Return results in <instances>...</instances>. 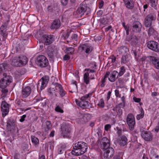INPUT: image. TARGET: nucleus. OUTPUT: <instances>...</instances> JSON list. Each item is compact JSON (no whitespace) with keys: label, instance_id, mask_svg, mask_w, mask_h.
Returning <instances> with one entry per match:
<instances>
[{"label":"nucleus","instance_id":"1","mask_svg":"<svg viewBox=\"0 0 159 159\" xmlns=\"http://www.w3.org/2000/svg\"><path fill=\"white\" fill-rule=\"evenodd\" d=\"M87 149L88 146L86 143L79 142L75 144L71 152L72 155L79 156L84 154Z\"/></svg>","mask_w":159,"mask_h":159},{"label":"nucleus","instance_id":"2","mask_svg":"<svg viewBox=\"0 0 159 159\" xmlns=\"http://www.w3.org/2000/svg\"><path fill=\"white\" fill-rule=\"evenodd\" d=\"M3 77L0 81V88H5L12 81V77L5 73L3 74Z\"/></svg>","mask_w":159,"mask_h":159},{"label":"nucleus","instance_id":"3","mask_svg":"<svg viewBox=\"0 0 159 159\" xmlns=\"http://www.w3.org/2000/svg\"><path fill=\"white\" fill-rule=\"evenodd\" d=\"M89 97V94H85L81 98L80 100H75L76 103L82 108H84L89 106V102L86 101L87 99Z\"/></svg>","mask_w":159,"mask_h":159},{"label":"nucleus","instance_id":"4","mask_svg":"<svg viewBox=\"0 0 159 159\" xmlns=\"http://www.w3.org/2000/svg\"><path fill=\"white\" fill-rule=\"evenodd\" d=\"M36 63L38 66L42 67H46L48 64V59L43 55H40L38 57Z\"/></svg>","mask_w":159,"mask_h":159},{"label":"nucleus","instance_id":"5","mask_svg":"<svg viewBox=\"0 0 159 159\" xmlns=\"http://www.w3.org/2000/svg\"><path fill=\"white\" fill-rule=\"evenodd\" d=\"M61 134L63 137H69L70 132L71 129L70 125L66 123H63L61 127Z\"/></svg>","mask_w":159,"mask_h":159},{"label":"nucleus","instance_id":"6","mask_svg":"<svg viewBox=\"0 0 159 159\" xmlns=\"http://www.w3.org/2000/svg\"><path fill=\"white\" fill-rule=\"evenodd\" d=\"M1 107L2 116L4 117L8 114L10 105L5 101H3L1 103Z\"/></svg>","mask_w":159,"mask_h":159},{"label":"nucleus","instance_id":"7","mask_svg":"<svg viewBox=\"0 0 159 159\" xmlns=\"http://www.w3.org/2000/svg\"><path fill=\"white\" fill-rule=\"evenodd\" d=\"M41 39L42 42L46 45L51 44L54 41L53 36L51 35L44 34L41 36Z\"/></svg>","mask_w":159,"mask_h":159},{"label":"nucleus","instance_id":"8","mask_svg":"<svg viewBox=\"0 0 159 159\" xmlns=\"http://www.w3.org/2000/svg\"><path fill=\"white\" fill-rule=\"evenodd\" d=\"M127 122L129 129L131 130H133L135 122L134 117L132 114H129L128 115L127 118Z\"/></svg>","mask_w":159,"mask_h":159},{"label":"nucleus","instance_id":"9","mask_svg":"<svg viewBox=\"0 0 159 159\" xmlns=\"http://www.w3.org/2000/svg\"><path fill=\"white\" fill-rule=\"evenodd\" d=\"M90 116L88 114H80L77 119V122L80 124H84L90 120Z\"/></svg>","mask_w":159,"mask_h":159},{"label":"nucleus","instance_id":"10","mask_svg":"<svg viewBox=\"0 0 159 159\" xmlns=\"http://www.w3.org/2000/svg\"><path fill=\"white\" fill-rule=\"evenodd\" d=\"M147 47L150 49L156 52H159V44L157 42L150 41L147 43Z\"/></svg>","mask_w":159,"mask_h":159},{"label":"nucleus","instance_id":"11","mask_svg":"<svg viewBox=\"0 0 159 159\" xmlns=\"http://www.w3.org/2000/svg\"><path fill=\"white\" fill-rule=\"evenodd\" d=\"M114 152V149L112 147L109 148L104 152V157L107 159H110L113 156Z\"/></svg>","mask_w":159,"mask_h":159},{"label":"nucleus","instance_id":"12","mask_svg":"<svg viewBox=\"0 0 159 159\" xmlns=\"http://www.w3.org/2000/svg\"><path fill=\"white\" fill-rule=\"evenodd\" d=\"M124 103H120L117 105L115 107L112 109V110L115 111H116L117 115L120 116L122 114V109L125 107Z\"/></svg>","mask_w":159,"mask_h":159},{"label":"nucleus","instance_id":"13","mask_svg":"<svg viewBox=\"0 0 159 159\" xmlns=\"http://www.w3.org/2000/svg\"><path fill=\"white\" fill-rule=\"evenodd\" d=\"M80 48L81 49L82 51L88 54L90 53L93 50V47L88 43L82 44Z\"/></svg>","mask_w":159,"mask_h":159},{"label":"nucleus","instance_id":"14","mask_svg":"<svg viewBox=\"0 0 159 159\" xmlns=\"http://www.w3.org/2000/svg\"><path fill=\"white\" fill-rule=\"evenodd\" d=\"M141 134L142 137L146 141H150L152 140V135L150 132L143 131L141 132Z\"/></svg>","mask_w":159,"mask_h":159},{"label":"nucleus","instance_id":"15","mask_svg":"<svg viewBox=\"0 0 159 159\" xmlns=\"http://www.w3.org/2000/svg\"><path fill=\"white\" fill-rule=\"evenodd\" d=\"M7 26L6 25H2L0 28V34L2 37V39L5 41L7 38Z\"/></svg>","mask_w":159,"mask_h":159},{"label":"nucleus","instance_id":"16","mask_svg":"<svg viewBox=\"0 0 159 159\" xmlns=\"http://www.w3.org/2000/svg\"><path fill=\"white\" fill-rule=\"evenodd\" d=\"M126 40L128 41L132 45L135 46L138 43V39L135 35H132L127 37Z\"/></svg>","mask_w":159,"mask_h":159},{"label":"nucleus","instance_id":"17","mask_svg":"<svg viewBox=\"0 0 159 159\" xmlns=\"http://www.w3.org/2000/svg\"><path fill=\"white\" fill-rule=\"evenodd\" d=\"M153 16L151 14L148 15L145 18L144 25L146 27H150L153 20Z\"/></svg>","mask_w":159,"mask_h":159},{"label":"nucleus","instance_id":"18","mask_svg":"<svg viewBox=\"0 0 159 159\" xmlns=\"http://www.w3.org/2000/svg\"><path fill=\"white\" fill-rule=\"evenodd\" d=\"M142 28V25L140 22L138 21H136L133 23L132 26V31L135 33L140 32Z\"/></svg>","mask_w":159,"mask_h":159},{"label":"nucleus","instance_id":"19","mask_svg":"<svg viewBox=\"0 0 159 159\" xmlns=\"http://www.w3.org/2000/svg\"><path fill=\"white\" fill-rule=\"evenodd\" d=\"M150 63L153 64L155 67L159 69V58L154 56H149Z\"/></svg>","mask_w":159,"mask_h":159},{"label":"nucleus","instance_id":"20","mask_svg":"<svg viewBox=\"0 0 159 159\" xmlns=\"http://www.w3.org/2000/svg\"><path fill=\"white\" fill-rule=\"evenodd\" d=\"M31 89L29 86H27L23 89L21 92V97L22 98H26L31 93Z\"/></svg>","mask_w":159,"mask_h":159},{"label":"nucleus","instance_id":"21","mask_svg":"<svg viewBox=\"0 0 159 159\" xmlns=\"http://www.w3.org/2000/svg\"><path fill=\"white\" fill-rule=\"evenodd\" d=\"M87 5L82 3L80 5V6L78 9L77 12V13L81 16L83 15L84 13L87 10Z\"/></svg>","mask_w":159,"mask_h":159},{"label":"nucleus","instance_id":"22","mask_svg":"<svg viewBox=\"0 0 159 159\" xmlns=\"http://www.w3.org/2000/svg\"><path fill=\"white\" fill-rule=\"evenodd\" d=\"M109 75H110V77L108 76V80L111 82H114L118 77V73L117 71L114 70L112 71Z\"/></svg>","mask_w":159,"mask_h":159},{"label":"nucleus","instance_id":"23","mask_svg":"<svg viewBox=\"0 0 159 159\" xmlns=\"http://www.w3.org/2000/svg\"><path fill=\"white\" fill-rule=\"evenodd\" d=\"M20 63L21 64V66L25 65L27 62V57L23 55H20L17 57Z\"/></svg>","mask_w":159,"mask_h":159},{"label":"nucleus","instance_id":"24","mask_svg":"<svg viewBox=\"0 0 159 159\" xmlns=\"http://www.w3.org/2000/svg\"><path fill=\"white\" fill-rule=\"evenodd\" d=\"M60 21L59 20H55L52 22L51 26V28L52 29H58L60 26Z\"/></svg>","mask_w":159,"mask_h":159},{"label":"nucleus","instance_id":"25","mask_svg":"<svg viewBox=\"0 0 159 159\" xmlns=\"http://www.w3.org/2000/svg\"><path fill=\"white\" fill-rule=\"evenodd\" d=\"M15 126V120L12 118H10L7 122V128L14 127Z\"/></svg>","mask_w":159,"mask_h":159},{"label":"nucleus","instance_id":"26","mask_svg":"<svg viewBox=\"0 0 159 159\" xmlns=\"http://www.w3.org/2000/svg\"><path fill=\"white\" fill-rule=\"evenodd\" d=\"M111 16L110 15H106L100 19L101 23L104 25L107 24L109 22Z\"/></svg>","mask_w":159,"mask_h":159},{"label":"nucleus","instance_id":"27","mask_svg":"<svg viewBox=\"0 0 159 159\" xmlns=\"http://www.w3.org/2000/svg\"><path fill=\"white\" fill-rule=\"evenodd\" d=\"M124 2L127 8L132 9L134 7V4L133 0H125Z\"/></svg>","mask_w":159,"mask_h":159},{"label":"nucleus","instance_id":"28","mask_svg":"<svg viewBox=\"0 0 159 159\" xmlns=\"http://www.w3.org/2000/svg\"><path fill=\"white\" fill-rule=\"evenodd\" d=\"M53 51L54 50L51 46H49L48 47L47 53L48 57L51 59H52L53 57Z\"/></svg>","mask_w":159,"mask_h":159},{"label":"nucleus","instance_id":"29","mask_svg":"<svg viewBox=\"0 0 159 159\" xmlns=\"http://www.w3.org/2000/svg\"><path fill=\"white\" fill-rule=\"evenodd\" d=\"M20 63L17 57H16L12 59L11 65L14 66H21V64Z\"/></svg>","mask_w":159,"mask_h":159},{"label":"nucleus","instance_id":"30","mask_svg":"<svg viewBox=\"0 0 159 159\" xmlns=\"http://www.w3.org/2000/svg\"><path fill=\"white\" fill-rule=\"evenodd\" d=\"M110 73V72L109 71L107 72L103 78L102 79L101 84L100 85L101 87H103L105 86L106 84V79L109 75Z\"/></svg>","mask_w":159,"mask_h":159},{"label":"nucleus","instance_id":"31","mask_svg":"<svg viewBox=\"0 0 159 159\" xmlns=\"http://www.w3.org/2000/svg\"><path fill=\"white\" fill-rule=\"evenodd\" d=\"M8 67V65L6 62L1 64L0 65V75H1L2 73L3 74L6 69H7Z\"/></svg>","mask_w":159,"mask_h":159},{"label":"nucleus","instance_id":"32","mask_svg":"<svg viewBox=\"0 0 159 159\" xmlns=\"http://www.w3.org/2000/svg\"><path fill=\"white\" fill-rule=\"evenodd\" d=\"M127 139L125 136H123L121 138V139L119 141L120 145L122 146L125 145L127 142Z\"/></svg>","mask_w":159,"mask_h":159},{"label":"nucleus","instance_id":"33","mask_svg":"<svg viewBox=\"0 0 159 159\" xmlns=\"http://www.w3.org/2000/svg\"><path fill=\"white\" fill-rule=\"evenodd\" d=\"M31 141L34 145L35 147L38 146L39 143V140L37 138L34 136H31Z\"/></svg>","mask_w":159,"mask_h":159},{"label":"nucleus","instance_id":"34","mask_svg":"<svg viewBox=\"0 0 159 159\" xmlns=\"http://www.w3.org/2000/svg\"><path fill=\"white\" fill-rule=\"evenodd\" d=\"M90 79L89 76V73L88 72L85 73L84 75V82L86 84H88L89 83Z\"/></svg>","mask_w":159,"mask_h":159},{"label":"nucleus","instance_id":"35","mask_svg":"<svg viewBox=\"0 0 159 159\" xmlns=\"http://www.w3.org/2000/svg\"><path fill=\"white\" fill-rule=\"evenodd\" d=\"M127 50V48L125 46H122L119 48V52L120 53L125 55Z\"/></svg>","mask_w":159,"mask_h":159},{"label":"nucleus","instance_id":"36","mask_svg":"<svg viewBox=\"0 0 159 159\" xmlns=\"http://www.w3.org/2000/svg\"><path fill=\"white\" fill-rule=\"evenodd\" d=\"M140 111L141 112L140 114L137 115L136 116V119L138 120L143 118L144 117V111L142 107H141L140 108Z\"/></svg>","mask_w":159,"mask_h":159},{"label":"nucleus","instance_id":"37","mask_svg":"<svg viewBox=\"0 0 159 159\" xmlns=\"http://www.w3.org/2000/svg\"><path fill=\"white\" fill-rule=\"evenodd\" d=\"M52 84L55 90L57 91V92L62 87V86L60 84L57 83H52Z\"/></svg>","mask_w":159,"mask_h":159},{"label":"nucleus","instance_id":"38","mask_svg":"<svg viewBox=\"0 0 159 159\" xmlns=\"http://www.w3.org/2000/svg\"><path fill=\"white\" fill-rule=\"evenodd\" d=\"M74 51V48L72 47L66 48L65 52L67 54H72Z\"/></svg>","mask_w":159,"mask_h":159},{"label":"nucleus","instance_id":"39","mask_svg":"<svg viewBox=\"0 0 159 159\" xmlns=\"http://www.w3.org/2000/svg\"><path fill=\"white\" fill-rule=\"evenodd\" d=\"M110 143H102V144H100V147L104 150H105L108 148H111L110 147Z\"/></svg>","mask_w":159,"mask_h":159},{"label":"nucleus","instance_id":"40","mask_svg":"<svg viewBox=\"0 0 159 159\" xmlns=\"http://www.w3.org/2000/svg\"><path fill=\"white\" fill-rule=\"evenodd\" d=\"M148 2L150 3V6L154 9L156 10L157 9V3L156 2L155 0H152Z\"/></svg>","mask_w":159,"mask_h":159},{"label":"nucleus","instance_id":"41","mask_svg":"<svg viewBox=\"0 0 159 159\" xmlns=\"http://www.w3.org/2000/svg\"><path fill=\"white\" fill-rule=\"evenodd\" d=\"M48 93L50 94H53V93H55L56 96V93L57 92V91L55 90V88L53 87H50L48 89Z\"/></svg>","mask_w":159,"mask_h":159},{"label":"nucleus","instance_id":"42","mask_svg":"<svg viewBox=\"0 0 159 159\" xmlns=\"http://www.w3.org/2000/svg\"><path fill=\"white\" fill-rule=\"evenodd\" d=\"M46 128L45 129V131H47L49 130L52 126V125L50 121H47L46 122Z\"/></svg>","mask_w":159,"mask_h":159},{"label":"nucleus","instance_id":"43","mask_svg":"<svg viewBox=\"0 0 159 159\" xmlns=\"http://www.w3.org/2000/svg\"><path fill=\"white\" fill-rule=\"evenodd\" d=\"M71 86L73 88L75 91L77 89V82L76 81L72 80L71 81Z\"/></svg>","mask_w":159,"mask_h":159},{"label":"nucleus","instance_id":"44","mask_svg":"<svg viewBox=\"0 0 159 159\" xmlns=\"http://www.w3.org/2000/svg\"><path fill=\"white\" fill-rule=\"evenodd\" d=\"M120 71L119 73H118V75L120 76H121L123 75L124 73L125 72V67L124 66H122L120 67Z\"/></svg>","mask_w":159,"mask_h":159},{"label":"nucleus","instance_id":"45","mask_svg":"<svg viewBox=\"0 0 159 159\" xmlns=\"http://www.w3.org/2000/svg\"><path fill=\"white\" fill-rule=\"evenodd\" d=\"M155 32V30L152 27H150L148 29V34L149 35L153 34Z\"/></svg>","mask_w":159,"mask_h":159},{"label":"nucleus","instance_id":"46","mask_svg":"<svg viewBox=\"0 0 159 159\" xmlns=\"http://www.w3.org/2000/svg\"><path fill=\"white\" fill-rule=\"evenodd\" d=\"M110 143L108 139L106 137H104L103 138L100 142V144L102 143Z\"/></svg>","mask_w":159,"mask_h":159},{"label":"nucleus","instance_id":"47","mask_svg":"<svg viewBox=\"0 0 159 159\" xmlns=\"http://www.w3.org/2000/svg\"><path fill=\"white\" fill-rule=\"evenodd\" d=\"M127 56L126 55H123L121 58V63L125 64L127 62Z\"/></svg>","mask_w":159,"mask_h":159},{"label":"nucleus","instance_id":"48","mask_svg":"<svg viewBox=\"0 0 159 159\" xmlns=\"http://www.w3.org/2000/svg\"><path fill=\"white\" fill-rule=\"evenodd\" d=\"M98 105L99 107L102 108H103L104 107V102L103 99H100L99 103L98 104Z\"/></svg>","mask_w":159,"mask_h":159},{"label":"nucleus","instance_id":"49","mask_svg":"<svg viewBox=\"0 0 159 159\" xmlns=\"http://www.w3.org/2000/svg\"><path fill=\"white\" fill-rule=\"evenodd\" d=\"M59 91L60 95L61 97H63L66 94V92L63 89L62 87Z\"/></svg>","mask_w":159,"mask_h":159},{"label":"nucleus","instance_id":"50","mask_svg":"<svg viewBox=\"0 0 159 159\" xmlns=\"http://www.w3.org/2000/svg\"><path fill=\"white\" fill-rule=\"evenodd\" d=\"M22 147L25 151H27L28 150V145L26 143H23L22 145Z\"/></svg>","mask_w":159,"mask_h":159},{"label":"nucleus","instance_id":"51","mask_svg":"<svg viewBox=\"0 0 159 159\" xmlns=\"http://www.w3.org/2000/svg\"><path fill=\"white\" fill-rule=\"evenodd\" d=\"M49 80V77L48 76H45L42 77L41 79L42 80L45 82V83L47 84Z\"/></svg>","mask_w":159,"mask_h":159},{"label":"nucleus","instance_id":"52","mask_svg":"<svg viewBox=\"0 0 159 159\" xmlns=\"http://www.w3.org/2000/svg\"><path fill=\"white\" fill-rule=\"evenodd\" d=\"M72 39L75 41H77L78 39V35L75 34H73L71 36Z\"/></svg>","mask_w":159,"mask_h":159},{"label":"nucleus","instance_id":"53","mask_svg":"<svg viewBox=\"0 0 159 159\" xmlns=\"http://www.w3.org/2000/svg\"><path fill=\"white\" fill-rule=\"evenodd\" d=\"M55 111L57 112H60L61 113H63V110L61 109L60 107L59 106H57L55 108Z\"/></svg>","mask_w":159,"mask_h":159},{"label":"nucleus","instance_id":"54","mask_svg":"<svg viewBox=\"0 0 159 159\" xmlns=\"http://www.w3.org/2000/svg\"><path fill=\"white\" fill-rule=\"evenodd\" d=\"M47 84L46 83H45V82L43 81L42 80L41 81V86L40 88V89L42 90L46 86V84Z\"/></svg>","mask_w":159,"mask_h":159},{"label":"nucleus","instance_id":"55","mask_svg":"<svg viewBox=\"0 0 159 159\" xmlns=\"http://www.w3.org/2000/svg\"><path fill=\"white\" fill-rule=\"evenodd\" d=\"M70 34V33L69 32L64 33L63 36L65 39H66L68 38Z\"/></svg>","mask_w":159,"mask_h":159},{"label":"nucleus","instance_id":"56","mask_svg":"<svg viewBox=\"0 0 159 159\" xmlns=\"http://www.w3.org/2000/svg\"><path fill=\"white\" fill-rule=\"evenodd\" d=\"M115 94L117 97H120V94H119V91L118 90L116 89L115 90Z\"/></svg>","mask_w":159,"mask_h":159},{"label":"nucleus","instance_id":"57","mask_svg":"<svg viewBox=\"0 0 159 159\" xmlns=\"http://www.w3.org/2000/svg\"><path fill=\"white\" fill-rule=\"evenodd\" d=\"M85 71H86L87 72H88L89 73H94L96 72L95 70H93L90 69H86L85 70Z\"/></svg>","mask_w":159,"mask_h":159},{"label":"nucleus","instance_id":"58","mask_svg":"<svg viewBox=\"0 0 159 159\" xmlns=\"http://www.w3.org/2000/svg\"><path fill=\"white\" fill-rule=\"evenodd\" d=\"M26 117V115H23L21 117L20 119V122H23L25 120V118Z\"/></svg>","mask_w":159,"mask_h":159},{"label":"nucleus","instance_id":"59","mask_svg":"<svg viewBox=\"0 0 159 159\" xmlns=\"http://www.w3.org/2000/svg\"><path fill=\"white\" fill-rule=\"evenodd\" d=\"M111 128V125L110 124L106 125L105 126V129L106 131H108Z\"/></svg>","mask_w":159,"mask_h":159},{"label":"nucleus","instance_id":"60","mask_svg":"<svg viewBox=\"0 0 159 159\" xmlns=\"http://www.w3.org/2000/svg\"><path fill=\"white\" fill-rule=\"evenodd\" d=\"M109 59L111 60V61L112 62H114L116 60V57L113 55Z\"/></svg>","mask_w":159,"mask_h":159},{"label":"nucleus","instance_id":"61","mask_svg":"<svg viewBox=\"0 0 159 159\" xmlns=\"http://www.w3.org/2000/svg\"><path fill=\"white\" fill-rule=\"evenodd\" d=\"M70 57L67 54H66L63 57V60L65 61L69 60L70 59Z\"/></svg>","mask_w":159,"mask_h":159},{"label":"nucleus","instance_id":"62","mask_svg":"<svg viewBox=\"0 0 159 159\" xmlns=\"http://www.w3.org/2000/svg\"><path fill=\"white\" fill-rule=\"evenodd\" d=\"M155 131L157 133L158 132L159 130V122H158L157 125V126L154 129Z\"/></svg>","mask_w":159,"mask_h":159},{"label":"nucleus","instance_id":"63","mask_svg":"<svg viewBox=\"0 0 159 159\" xmlns=\"http://www.w3.org/2000/svg\"><path fill=\"white\" fill-rule=\"evenodd\" d=\"M133 99L134 101L136 102H139L141 101V98H136L135 97H134Z\"/></svg>","mask_w":159,"mask_h":159},{"label":"nucleus","instance_id":"64","mask_svg":"<svg viewBox=\"0 0 159 159\" xmlns=\"http://www.w3.org/2000/svg\"><path fill=\"white\" fill-rule=\"evenodd\" d=\"M1 88L2 89V93H4V94H7V93L8 92L7 89L3 88Z\"/></svg>","mask_w":159,"mask_h":159}]
</instances>
